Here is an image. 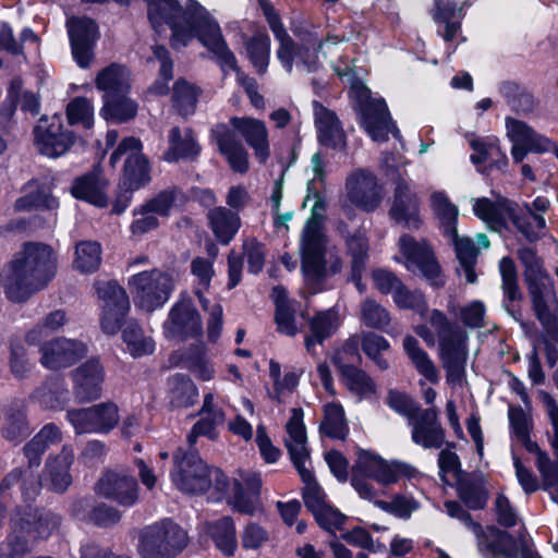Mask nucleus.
Instances as JSON below:
<instances>
[{"label":"nucleus","instance_id":"1","mask_svg":"<svg viewBox=\"0 0 558 558\" xmlns=\"http://www.w3.org/2000/svg\"><path fill=\"white\" fill-rule=\"evenodd\" d=\"M175 10H169L165 3L154 2L149 8V21L160 32L163 25L171 31V45L175 49L186 47L194 38L213 54L222 72H236L239 83L245 88L254 107L264 105L263 97L257 93L255 81L239 71L234 53L228 47L221 28L210 13L196 0H187L182 8L175 0Z\"/></svg>","mask_w":558,"mask_h":558},{"label":"nucleus","instance_id":"2","mask_svg":"<svg viewBox=\"0 0 558 558\" xmlns=\"http://www.w3.org/2000/svg\"><path fill=\"white\" fill-rule=\"evenodd\" d=\"M56 270L57 256L49 245L24 243L7 265L5 296L11 302H25L52 280Z\"/></svg>","mask_w":558,"mask_h":558},{"label":"nucleus","instance_id":"3","mask_svg":"<svg viewBox=\"0 0 558 558\" xmlns=\"http://www.w3.org/2000/svg\"><path fill=\"white\" fill-rule=\"evenodd\" d=\"M312 199L311 194L304 204ZM312 216L306 221L300 241L302 271L308 283H319L342 269V259L323 231L325 206L317 193L313 196Z\"/></svg>","mask_w":558,"mask_h":558},{"label":"nucleus","instance_id":"4","mask_svg":"<svg viewBox=\"0 0 558 558\" xmlns=\"http://www.w3.org/2000/svg\"><path fill=\"white\" fill-rule=\"evenodd\" d=\"M338 76L350 85V97L356 102L360 124L375 142H386L389 133L400 136L383 98H373L371 90L356 80V73L348 61L335 65Z\"/></svg>","mask_w":558,"mask_h":558},{"label":"nucleus","instance_id":"5","mask_svg":"<svg viewBox=\"0 0 558 558\" xmlns=\"http://www.w3.org/2000/svg\"><path fill=\"white\" fill-rule=\"evenodd\" d=\"M262 9L275 38L279 41L276 53L283 69L290 73L293 64H296L307 71H314L318 65L319 51L324 48L316 28L295 29L294 34L299 39V44H295L270 3L262 1Z\"/></svg>","mask_w":558,"mask_h":558},{"label":"nucleus","instance_id":"6","mask_svg":"<svg viewBox=\"0 0 558 558\" xmlns=\"http://www.w3.org/2000/svg\"><path fill=\"white\" fill-rule=\"evenodd\" d=\"M519 258L525 266L524 280L532 300L533 310L543 325L549 341L558 342V299L554 283L543 269L539 258L533 250L522 248Z\"/></svg>","mask_w":558,"mask_h":558},{"label":"nucleus","instance_id":"7","mask_svg":"<svg viewBox=\"0 0 558 558\" xmlns=\"http://www.w3.org/2000/svg\"><path fill=\"white\" fill-rule=\"evenodd\" d=\"M428 323L438 338L439 356L446 371L447 383L453 387L462 386L468 361V335L454 327L438 310L432 311Z\"/></svg>","mask_w":558,"mask_h":558},{"label":"nucleus","instance_id":"8","mask_svg":"<svg viewBox=\"0 0 558 558\" xmlns=\"http://www.w3.org/2000/svg\"><path fill=\"white\" fill-rule=\"evenodd\" d=\"M173 462L170 477L174 486L183 493H204L209 488L213 478L220 490H226L229 485L225 474L219 470H209L194 450L178 448L173 453Z\"/></svg>","mask_w":558,"mask_h":558},{"label":"nucleus","instance_id":"9","mask_svg":"<svg viewBox=\"0 0 558 558\" xmlns=\"http://www.w3.org/2000/svg\"><path fill=\"white\" fill-rule=\"evenodd\" d=\"M128 287L134 305L151 313L170 300L177 287V276L173 271L153 268L129 277Z\"/></svg>","mask_w":558,"mask_h":558},{"label":"nucleus","instance_id":"10","mask_svg":"<svg viewBox=\"0 0 558 558\" xmlns=\"http://www.w3.org/2000/svg\"><path fill=\"white\" fill-rule=\"evenodd\" d=\"M189 544L186 532L170 519L140 531L137 553L142 558H177Z\"/></svg>","mask_w":558,"mask_h":558},{"label":"nucleus","instance_id":"11","mask_svg":"<svg viewBox=\"0 0 558 558\" xmlns=\"http://www.w3.org/2000/svg\"><path fill=\"white\" fill-rule=\"evenodd\" d=\"M445 510L451 518L460 520L476 537L478 551L484 557H506L515 556L514 543L510 534L495 526L484 529L480 523L472 520L457 501H446Z\"/></svg>","mask_w":558,"mask_h":558},{"label":"nucleus","instance_id":"12","mask_svg":"<svg viewBox=\"0 0 558 558\" xmlns=\"http://www.w3.org/2000/svg\"><path fill=\"white\" fill-rule=\"evenodd\" d=\"M414 473V468L407 463L387 461L374 452L360 450L351 481L357 476L367 483H369L368 480H374L383 487H387L398 482L402 475L411 477Z\"/></svg>","mask_w":558,"mask_h":558},{"label":"nucleus","instance_id":"13","mask_svg":"<svg viewBox=\"0 0 558 558\" xmlns=\"http://www.w3.org/2000/svg\"><path fill=\"white\" fill-rule=\"evenodd\" d=\"M506 137L511 144L514 163H522L529 154H544L553 148V141L538 133L526 122L513 117L505 118Z\"/></svg>","mask_w":558,"mask_h":558},{"label":"nucleus","instance_id":"14","mask_svg":"<svg viewBox=\"0 0 558 558\" xmlns=\"http://www.w3.org/2000/svg\"><path fill=\"white\" fill-rule=\"evenodd\" d=\"M66 420L76 434H108L119 423V409L113 402H101L88 408L71 409Z\"/></svg>","mask_w":558,"mask_h":558},{"label":"nucleus","instance_id":"15","mask_svg":"<svg viewBox=\"0 0 558 558\" xmlns=\"http://www.w3.org/2000/svg\"><path fill=\"white\" fill-rule=\"evenodd\" d=\"M142 142L133 136L122 140L110 156L112 167L124 158V184L137 190L149 182L148 162L142 154Z\"/></svg>","mask_w":558,"mask_h":558},{"label":"nucleus","instance_id":"16","mask_svg":"<svg viewBox=\"0 0 558 558\" xmlns=\"http://www.w3.org/2000/svg\"><path fill=\"white\" fill-rule=\"evenodd\" d=\"M34 135L38 151L50 158L64 155L75 142L74 133L64 128L59 114L41 118L34 129Z\"/></svg>","mask_w":558,"mask_h":558},{"label":"nucleus","instance_id":"17","mask_svg":"<svg viewBox=\"0 0 558 558\" xmlns=\"http://www.w3.org/2000/svg\"><path fill=\"white\" fill-rule=\"evenodd\" d=\"M98 298L104 302L100 326L105 333L116 335L130 310V300L125 290L116 281L96 283Z\"/></svg>","mask_w":558,"mask_h":558},{"label":"nucleus","instance_id":"18","mask_svg":"<svg viewBox=\"0 0 558 558\" xmlns=\"http://www.w3.org/2000/svg\"><path fill=\"white\" fill-rule=\"evenodd\" d=\"M39 362L48 369L70 367L87 354V344L77 339L57 337L40 342Z\"/></svg>","mask_w":558,"mask_h":558},{"label":"nucleus","instance_id":"19","mask_svg":"<svg viewBox=\"0 0 558 558\" xmlns=\"http://www.w3.org/2000/svg\"><path fill=\"white\" fill-rule=\"evenodd\" d=\"M398 246L408 270L422 274L435 286L442 283L439 279V266L425 241H416L404 234L400 236Z\"/></svg>","mask_w":558,"mask_h":558},{"label":"nucleus","instance_id":"20","mask_svg":"<svg viewBox=\"0 0 558 558\" xmlns=\"http://www.w3.org/2000/svg\"><path fill=\"white\" fill-rule=\"evenodd\" d=\"M345 197L353 206L364 211H373L379 206L383 193L372 172L355 169L347 177Z\"/></svg>","mask_w":558,"mask_h":558},{"label":"nucleus","instance_id":"21","mask_svg":"<svg viewBox=\"0 0 558 558\" xmlns=\"http://www.w3.org/2000/svg\"><path fill=\"white\" fill-rule=\"evenodd\" d=\"M172 192L163 191L133 209V221L130 225V232L136 240L159 227V218L167 217L173 205Z\"/></svg>","mask_w":558,"mask_h":558},{"label":"nucleus","instance_id":"22","mask_svg":"<svg viewBox=\"0 0 558 558\" xmlns=\"http://www.w3.org/2000/svg\"><path fill=\"white\" fill-rule=\"evenodd\" d=\"M191 271L197 280L199 288L196 290L199 303L204 311L208 312L209 318L207 323V332L210 340H216L220 336L222 329V306L219 303H210L203 295L202 289L207 290L215 275L213 260L196 257L191 263Z\"/></svg>","mask_w":558,"mask_h":558},{"label":"nucleus","instance_id":"23","mask_svg":"<svg viewBox=\"0 0 558 558\" xmlns=\"http://www.w3.org/2000/svg\"><path fill=\"white\" fill-rule=\"evenodd\" d=\"M202 320L191 299L181 296L170 308L163 323L167 338L185 339L202 332Z\"/></svg>","mask_w":558,"mask_h":558},{"label":"nucleus","instance_id":"24","mask_svg":"<svg viewBox=\"0 0 558 558\" xmlns=\"http://www.w3.org/2000/svg\"><path fill=\"white\" fill-rule=\"evenodd\" d=\"M390 217L409 229H418L422 225L420 199L409 180L398 177L395 181Z\"/></svg>","mask_w":558,"mask_h":558},{"label":"nucleus","instance_id":"25","mask_svg":"<svg viewBox=\"0 0 558 558\" xmlns=\"http://www.w3.org/2000/svg\"><path fill=\"white\" fill-rule=\"evenodd\" d=\"M66 27L74 60L81 68H88L98 39L97 25L87 17H71L66 22Z\"/></svg>","mask_w":558,"mask_h":558},{"label":"nucleus","instance_id":"26","mask_svg":"<svg viewBox=\"0 0 558 558\" xmlns=\"http://www.w3.org/2000/svg\"><path fill=\"white\" fill-rule=\"evenodd\" d=\"M262 481L258 474L253 472H240L233 478L228 492V504L238 512L254 514L259 509V490Z\"/></svg>","mask_w":558,"mask_h":558},{"label":"nucleus","instance_id":"27","mask_svg":"<svg viewBox=\"0 0 558 558\" xmlns=\"http://www.w3.org/2000/svg\"><path fill=\"white\" fill-rule=\"evenodd\" d=\"M412 427V440L423 448H440L445 433L437 417L435 408L418 410L409 417Z\"/></svg>","mask_w":558,"mask_h":558},{"label":"nucleus","instance_id":"28","mask_svg":"<svg viewBox=\"0 0 558 558\" xmlns=\"http://www.w3.org/2000/svg\"><path fill=\"white\" fill-rule=\"evenodd\" d=\"M97 493L120 506L132 507L138 500V484L134 477L126 474L107 472L98 481Z\"/></svg>","mask_w":558,"mask_h":558},{"label":"nucleus","instance_id":"29","mask_svg":"<svg viewBox=\"0 0 558 558\" xmlns=\"http://www.w3.org/2000/svg\"><path fill=\"white\" fill-rule=\"evenodd\" d=\"M352 486L362 499L368 500L387 512H391L401 518H408L417 508L416 502L405 496H396L390 501H385L380 497L386 495V489H376L371 483L355 476L352 480Z\"/></svg>","mask_w":558,"mask_h":558},{"label":"nucleus","instance_id":"30","mask_svg":"<svg viewBox=\"0 0 558 558\" xmlns=\"http://www.w3.org/2000/svg\"><path fill=\"white\" fill-rule=\"evenodd\" d=\"M105 371L96 359L88 360L73 373L75 396L84 402L94 401L100 398Z\"/></svg>","mask_w":558,"mask_h":558},{"label":"nucleus","instance_id":"31","mask_svg":"<svg viewBox=\"0 0 558 558\" xmlns=\"http://www.w3.org/2000/svg\"><path fill=\"white\" fill-rule=\"evenodd\" d=\"M303 411L292 409L291 416L287 423L286 447L295 469H302L304 465H311L310 452L307 449L306 429L303 423Z\"/></svg>","mask_w":558,"mask_h":558},{"label":"nucleus","instance_id":"32","mask_svg":"<svg viewBox=\"0 0 558 558\" xmlns=\"http://www.w3.org/2000/svg\"><path fill=\"white\" fill-rule=\"evenodd\" d=\"M313 110L319 143L332 149H344L345 134L336 113L317 101L313 102Z\"/></svg>","mask_w":558,"mask_h":558},{"label":"nucleus","instance_id":"33","mask_svg":"<svg viewBox=\"0 0 558 558\" xmlns=\"http://www.w3.org/2000/svg\"><path fill=\"white\" fill-rule=\"evenodd\" d=\"M211 135L231 169L239 173H245L248 170L247 151L236 140L233 131L226 124H218L213 129Z\"/></svg>","mask_w":558,"mask_h":558},{"label":"nucleus","instance_id":"34","mask_svg":"<svg viewBox=\"0 0 558 558\" xmlns=\"http://www.w3.org/2000/svg\"><path fill=\"white\" fill-rule=\"evenodd\" d=\"M231 125L254 149L255 156L262 162L266 161L269 156L268 133L264 122L253 118H232Z\"/></svg>","mask_w":558,"mask_h":558},{"label":"nucleus","instance_id":"35","mask_svg":"<svg viewBox=\"0 0 558 558\" xmlns=\"http://www.w3.org/2000/svg\"><path fill=\"white\" fill-rule=\"evenodd\" d=\"M272 299L276 303V323L279 332L293 337L301 327L296 322L298 315L303 316L300 304L294 300H289L283 287L278 286L272 289Z\"/></svg>","mask_w":558,"mask_h":558},{"label":"nucleus","instance_id":"36","mask_svg":"<svg viewBox=\"0 0 558 558\" xmlns=\"http://www.w3.org/2000/svg\"><path fill=\"white\" fill-rule=\"evenodd\" d=\"M430 13L433 20L444 27V31L438 29L444 40L453 41L460 33L462 8H459L454 0H434Z\"/></svg>","mask_w":558,"mask_h":558},{"label":"nucleus","instance_id":"37","mask_svg":"<svg viewBox=\"0 0 558 558\" xmlns=\"http://www.w3.org/2000/svg\"><path fill=\"white\" fill-rule=\"evenodd\" d=\"M95 83L106 101L130 90V72L124 65L112 63L96 75Z\"/></svg>","mask_w":558,"mask_h":558},{"label":"nucleus","instance_id":"38","mask_svg":"<svg viewBox=\"0 0 558 558\" xmlns=\"http://www.w3.org/2000/svg\"><path fill=\"white\" fill-rule=\"evenodd\" d=\"M470 146L474 150L470 159L475 166L488 162L490 168L505 169L508 166V157L500 147V141L496 136L472 138Z\"/></svg>","mask_w":558,"mask_h":558},{"label":"nucleus","instance_id":"39","mask_svg":"<svg viewBox=\"0 0 558 558\" xmlns=\"http://www.w3.org/2000/svg\"><path fill=\"white\" fill-rule=\"evenodd\" d=\"M341 325V318L336 308H328L316 313L310 320L311 335L305 338V348L308 353L314 352L315 344H322L331 337Z\"/></svg>","mask_w":558,"mask_h":558},{"label":"nucleus","instance_id":"40","mask_svg":"<svg viewBox=\"0 0 558 558\" xmlns=\"http://www.w3.org/2000/svg\"><path fill=\"white\" fill-rule=\"evenodd\" d=\"M72 461L73 450L64 447L58 457L47 463L43 485L56 492H64L72 482L69 473Z\"/></svg>","mask_w":558,"mask_h":558},{"label":"nucleus","instance_id":"41","mask_svg":"<svg viewBox=\"0 0 558 558\" xmlns=\"http://www.w3.org/2000/svg\"><path fill=\"white\" fill-rule=\"evenodd\" d=\"M107 181L98 173H90L76 179L71 187V194L97 207L108 204L106 195Z\"/></svg>","mask_w":558,"mask_h":558},{"label":"nucleus","instance_id":"42","mask_svg":"<svg viewBox=\"0 0 558 558\" xmlns=\"http://www.w3.org/2000/svg\"><path fill=\"white\" fill-rule=\"evenodd\" d=\"M32 399L44 409L62 410L70 401L71 393L63 378H51L37 388Z\"/></svg>","mask_w":558,"mask_h":558},{"label":"nucleus","instance_id":"43","mask_svg":"<svg viewBox=\"0 0 558 558\" xmlns=\"http://www.w3.org/2000/svg\"><path fill=\"white\" fill-rule=\"evenodd\" d=\"M527 451L535 454V466L541 475L542 488L558 504V458L551 459L538 445H530Z\"/></svg>","mask_w":558,"mask_h":558},{"label":"nucleus","instance_id":"44","mask_svg":"<svg viewBox=\"0 0 558 558\" xmlns=\"http://www.w3.org/2000/svg\"><path fill=\"white\" fill-rule=\"evenodd\" d=\"M216 548L226 556H233L238 547L235 524L230 517H223L204 526Z\"/></svg>","mask_w":558,"mask_h":558},{"label":"nucleus","instance_id":"45","mask_svg":"<svg viewBox=\"0 0 558 558\" xmlns=\"http://www.w3.org/2000/svg\"><path fill=\"white\" fill-rule=\"evenodd\" d=\"M207 218L216 239L222 244H228L241 227L238 213L222 206L210 209Z\"/></svg>","mask_w":558,"mask_h":558},{"label":"nucleus","instance_id":"46","mask_svg":"<svg viewBox=\"0 0 558 558\" xmlns=\"http://www.w3.org/2000/svg\"><path fill=\"white\" fill-rule=\"evenodd\" d=\"M430 208L444 235H454L459 209L442 191H435L429 196Z\"/></svg>","mask_w":558,"mask_h":558},{"label":"nucleus","instance_id":"47","mask_svg":"<svg viewBox=\"0 0 558 558\" xmlns=\"http://www.w3.org/2000/svg\"><path fill=\"white\" fill-rule=\"evenodd\" d=\"M57 207L58 201L51 196L50 187L38 180L29 181L24 187V195L15 202L16 210L54 209Z\"/></svg>","mask_w":558,"mask_h":558},{"label":"nucleus","instance_id":"48","mask_svg":"<svg viewBox=\"0 0 558 558\" xmlns=\"http://www.w3.org/2000/svg\"><path fill=\"white\" fill-rule=\"evenodd\" d=\"M512 204L507 202L494 203L486 197L472 198L474 215L493 230H500L506 227L508 210L512 208Z\"/></svg>","mask_w":558,"mask_h":558},{"label":"nucleus","instance_id":"49","mask_svg":"<svg viewBox=\"0 0 558 558\" xmlns=\"http://www.w3.org/2000/svg\"><path fill=\"white\" fill-rule=\"evenodd\" d=\"M403 350L421 376L432 384L439 381V372L434 361L429 357L428 353L420 347L418 341L413 336L404 337Z\"/></svg>","mask_w":558,"mask_h":558},{"label":"nucleus","instance_id":"50","mask_svg":"<svg viewBox=\"0 0 558 558\" xmlns=\"http://www.w3.org/2000/svg\"><path fill=\"white\" fill-rule=\"evenodd\" d=\"M508 220L512 221L518 231L529 241L538 239L546 227L544 217L533 213L530 207L522 210L513 205L508 210Z\"/></svg>","mask_w":558,"mask_h":558},{"label":"nucleus","instance_id":"51","mask_svg":"<svg viewBox=\"0 0 558 558\" xmlns=\"http://www.w3.org/2000/svg\"><path fill=\"white\" fill-rule=\"evenodd\" d=\"M198 153L199 147L190 130H186L184 135H182L179 128L171 129L169 133V147L165 153V159L167 161H177L181 158H193Z\"/></svg>","mask_w":558,"mask_h":558},{"label":"nucleus","instance_id":"52","mask_svg":"<svg viewBox=\"0 0 558 558\" xmlns=\"http://www.w3.org/2000/svg\"><path fill=\"white\" fill-rule=\"evenodd\" d=\"M169 399L174 408H187L198 397L194 383L185 375L175 374L168 380Z\"/></svg>","mask_w":558,"mask_h":558},{"label":"nucleus","instance_id":"53","mask_svg":"<svg viewBox=\"0 0 558 558\" xmlns=\"http://www.w3.org/2000/svg\"><path fill=\"white\" fill-rule=\"evenodd\" d=\"M454 246L457 257L461 265V270L465 277L466 282L474 283L476 281V274L474 265L477 257V248L474 246L472 240L468 236H459L457 230L454 235H447Z\"/></svg>","mask_w":558,"mask_h":558},{"label":"nucleus","instance_id":"54","mask_svg":"<svg viewBox=\"0 0 558 558\" xmlns=\"http://www.w3.org/2000/svg\"><path fill=\"white\" fill-rule=\"evenodd\" d=\"M122 338L128 352L133 357L151 354L155 350L153 338L135 323L129 322L122 330Z\"/></svg>","mask_w":558,"mask_h":558},{"label":"nucleus","instance_id":"55","mask_svg":"<svg viewBox=\"0 0 558 558\" xmlns=\"http://www.w3.org/2000/svg\"><path fill=\"white\" fill-rule=\"evenodd\" d=\"M296 471L304 483L303 498L306 507L311 510L314 517L322 518V509L328 504L325 499V493L313 476L311 465H304L305 472H303L302 469H296Z\"/></svg>","mask_w":558,"mask_h":558},{"label":"nucleus","instance_id":"56","mask_svg":"<svg viewBox=\"0 0 558 558\" xmlns=\"http://www.w3.org/2000/svg\"><path fill=\"white\" fill-rule=\"evenodd\" d=\"M341 372L345 387L359 400L369 399L376 395V385L364 371L353 366H343Z\"/></svg>","mask_w":558,"mask_h":558},{"label":"nucleus","instance_id":"57","mask_svg":"<svg viewBox=\"0 0 558 558\" xmlns=\"http://www.w3.org/2000/svg\"><path fill=\"white\" fill-rule=\"evenodd\" d=\"M247 58L259 73H265L270 57V38L265 32H256L245 41Z\"/></svg>","mask_w":558,"mask_h":558},{"label":"nucleus","instance_id":"58","mask_svg":"<svg viewBox=\"0 0 558 558\" xmlns=\"http://www.w3.org/2000/svg\"><path fill=\"white\" fill-rule=\"evenodd\" d=\"M320 430L326 436L344 439L349 428L344 417V411L340 403L330 402L325 405L324 421Z\"/></svg>","mask_w":558,"mask_h":558},{"label":"nucleus","instance_id":"59","mask_svg":"<svg viewBox=\"0 0 558 558\" xmlns=\"http://www.w3.org/2000/svg\"><path fill=\"white\" fill-rule=\"evenodd\" d=\"M65 323V313L61 310L53 311L26 332L25 340L31 345L39 344L49 335L63 327Z\"/></svg>","mask_w":558,"mask_h":558},{"label":"nucleus","instance_id":"60","mask_svg":"<svg viewBox=\"0 0 558 558\" xmlns=\"http://www.w3.org/2000/svg\"><path fill=\"white\" fill-rule=\"evenodd\" d=\"M101 246L96 241H82L75 247L74 267L81 272H93L101 264Z\"/></svg>","mask_w":558,"mask_h":558},{"label":"nucleus","instance_id":"61","mask_svg":"<svg viewBox=\"0 0 558 558\" xmlns=\"http://www.w3.org/2000/svg\"><path fill=\"white\" fill-rule=\"evenodd\" d=\"M137 112V105L135 101L126 97V94L112 97L104 101L101 116L106 120H113L117 122H125L135 117Z\"/></svg>","mask_w":558,"mask_h":558},{"label":"nucleus","instance_id":"62","mask_svg":"<svg viewBox=\"0 0 558 558\" xmlns=\"http://www.w3.org/2000/svg\"><path fill=\"white\" fill-rule=\"evenodd\" d=\"M458 494L470 509H482L487 501V493L482 482L470 476L459 480Z\"/></svg>","mask_w":558,"mask_h":558},{"label":"nucleus","instance_id":"63","mask_svg":"<svg viewBox=\"0 0 558 558\" xmlns=\"http://www.w3.org/2000/svg\"><path fill=\"white\" fill-rule=\"evenodd\" d=\"M360 319L366 327L384 330L392 335V331L387 329L390 323L388 311L372 299H366L362 302Z\"/></svg>","mask_w":558,"mask_h":558},{"label":"nucleus","instance_id":"64","mask_svg":"<svg viewBox=\"0 0 558 558\" xmlns=\"http://www.w3.org/2000/svg\"><path fill=\"white\" fill-rule=\"evenodd\" d=\"M362 350L375 363V365L385 371L389 367L388 361L384 357V353L389 351V342L380 335L374 332H365L362 335Z\"/></svg>","mask_w":558,"mask_h":558}]
</instances>
